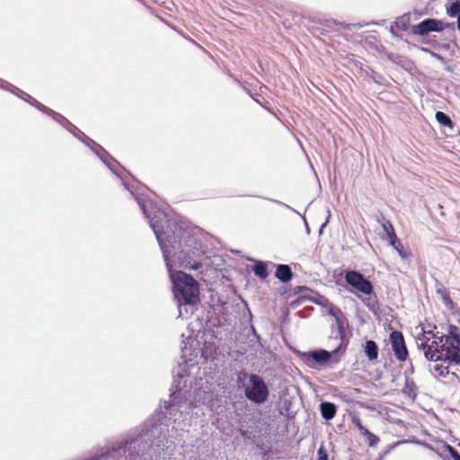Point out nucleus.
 <instances>
[{
	"label": "nucleus",
	"mask_w": 460,
	"mask_h": 460,
	"mask_svg": "<svg viewBox=\"0 0 460 460\" xmlns=\"http://www.w3.org/2000/svg\"><path fill=\"white\" fill-rule=\"evenodd\" d=\"M448 13L450 16L455 17L460 14V3L458 1L451 4L450 8L448 10Z\"/></svg>",
	"instance_id": "nucleus-18"
},
{
	"label": "nucleus",
	"mask_w": 460,
	"mask_h": 460,
	"mask_svg": "<svg viewBox=\"0 0 460 460\" xmlns=\"http://www.w3.org/2000/svg\"><path fill=\"white\" fill-rule=\"evenodd\" d=\"M320 410L322 417L326 420H332L337 412L335 404L329 402H322L320 404Z\"/></svg>",
	"instance_id": "nucleus-9"
},
{
	"label": "nucleus",
	"mask_w": 460,
	"mask_h": 460,
	"mask_svg": "<svg viewBox=\"0 0 460 460\" xmlns=\"http://www.w3.org/2000/svg\"><path fill=\"white\" fill-rule=\"evenodd\" d=\"M436 118L441 127H444V128L447 127L449 128L450 132L447 133V131H445V134L447 136H452L454 125H453V122H452L450 117H436Z\"/></svg>",
	"instance_id": "nucleus-15"
},
{
	"label": "nucleus",
	"mask_w": 460,
	"mask_h": 460,
	"mask_svg": "<svg viewBox=\"0 0 460 460\" xmlns=\"http://www.w3.org/2000/svg\"><path fill=\"white\" fill-rule=\"evenodd\" d=\"M387 238H388V241H389V244L392 245V243H394L395 241H397L399 238L397 237L396 234H395V231L394 232H392L390 233L389 234H387Z\"/></svg>",
	"instance_id": "nucleus-22"
},
{
	"label": "nucleus",
	"mask_w": 460,
	"mask_h": 460,
	"mask_svg": "<svg viewBox=\"0 0 460 460\" xmlns=\"http://www.w3.org/2000/svg\"><path fill=\"white\" fill-rule=\"evenodd\" d=\"M457 26H458V30L460 31V13H459V16L457 19Z\"/></svg>",
	"instance_id": "nucleus-26"
},
{
	"label": "nucleus",
	"mask_w": 460,
	"mask_h": 460,
	"mask_svg": "<svg viewBox=\"0 0 460 460\" xmlns=\"http://www.w3.org/2000/svg\"><path fill=\"white\" fill-rule=\"evenodd\" d=\"M433 337L435 341L430 344H420L426 358L436 362L445 359L448 363L460 365V329L450 324L447 334L440 337L434 334Z\"/></svg>",
	"instance_id": "nucleus-1"
},
{
	"label": "nucleus",
	"mask_w": 460,
	"mask_h": 460,
	"mask_svg": "<svg viewBox=\"0 0 460 460\" xmlns=\"http://www.w3.org/2000/svg\"><path fill=\"white\" fill-rule=\"evenodd\" d=\"M244 395L252 402L263 404L270 396V390L261 376L251 374L248 376V384L244 387Z\"/></svg>",
	"instance_id": "nucleus-4"
},
{
	"label": "nucleus",
	"mask_w": 460,
	"mask_h": 460,
	"mask_svg": "<svg viewBox=\"0 0 460 460\" xmlns=\"http://www.w3.org/2000/svg\"><path fill=\"white\" fill-rule=\"evenodd\" d=\"M307 358H313L317 363H325L331 358L332 354L324 349L314 350L306 355Z\"/></svg>",
	"instance_id": "nucleus-10"
},
{
	"label": "nucleus",
	"mask_w": 460,
	"mask_h": 460,
	"mask_svg": "<svg viewBox=\"0 0 460 460\" xmlns=\"http://www.w3.org/2000/svg\"><path fill=\"white\" fill-rule=\"evenodd\" d=\"M29 97V100L28 102L34 105L35 107H37V109L41 111L42 113H45V114H48V115H51V110L49 109L48 107H46L45 105L40 103L37 100H35L34 98H32L31 96H28Z\"/></svg>",
	"instance_id": "nucleus-16"
},
{
	"label": "nucleus",
	"mask_w": 460,
	"mask_h": 460,
	"mask_svg": "<svg viewBox=\"0 0 460 460\" xmlns=\"http://www.w3.org/2000/svg\"><path fill=\"white\" fill-rule=\"evenodd\" d=\"M151 226L165 258L170 253V249H181L182 244L191 245L192 243L196 242L188 231L179 226L175 220L168 218L165 215L159 220L153 219Z\"/></svg>",
	"instance_id": "nucleus-2"
},
{
	"label": "nucleus",
	"mask_w": 460,
	"mask_h": 460,
	"mask_svg": "<svg viewBox=\"0 0 460 460\" xmlns=\"http://www.w3.org/2000/svg\"><path fill=\"white\" fill-rule=\"evenodd\" d=\"M364 437H366L367 438L368 445L370 447L376 446L379 441L378 437H376V435L371 433L369 430L367 432V434L364 435Z\"/></svg>",
	"instance_id": "nucleus-19"
},
{
	"label": "nucleus",
	"mask_w": 460,
	"mask_h": 460,
	"mask_svg": "<svg viewBox=\"0 0 460 460\" xmlns=\"http://www.w3.org/2000/svg\"><path fill=\"white\" fill-rule=\"evenodd\" d=\"M443 30V23L434 19H426L415 25L412 29L414 34L424 36L431 31H440Z\"/></svg>",
	"instance_id": "nucleus-7"
},
{
	"label": "nucleus",
	"mask_w": 460,
	"mask_h": 460,
	"mask_svg": "<svg viewBox=\"0 0 460 460\" xmlns=\"http://www.w3.org/2000/svg\"><path fill=\"white\" fill-rule=\"evenodd\" d=\"M351 421L353 423V425L358 429V431L360 432V434L362 436H364L365 434H367V432L368 431V429L367 428H365L363 425H362V422H361V420L359 417L358 416H353L351 418Z\"/></svg>",
	"instance_id": "nucleus-17"
},
{
	"label": "nucleus",
	"mask_w": 460,
	"mask_h": 460,
	"mask_svg": "<svg viewBox=\"0 0 460 460\" xmlns=\"http://www.w3.org/2000/svg\"><path fill=\"white\" fill-rule=\"evenodd\" d=\"M389 341L395 358L401 362L406 361L409 352L402 333L399 331H393L389 335Z\"/></svg>",
	"instance_id": "nucleus-6"
},
{
	"label": "nucleus",
	"mask_w": 460,
	"mask_h": 460,
	"mask_svg": "<svg viewBox=\"0 0 460 460\" xmlns=\"http://www.w3.org/2000/svg\"><path fill=\"white\" fill-rule=\"evenodd\" d=\"M391 246H393V248L397 251L402 259H408L411 257V252L404 248L400 239L394 243H392Z\"/></svg>",
	"instance_id": "nucleus-14"
},
{
	"label": "nucleus",
	"mask_w": 460,
	"mask_h": 460,
	"mask_svg": "<svg viewBox=\"0 0 460 460\" xmlns=\"http://www.w3.org/2000/svg\"><path fill=\"white\" fill-rule=\"evenodd\" d=\"M252 271L261 279H265L269 276L268 265L264 261H257L252 267Z\"/></svg>",
	"instance_id": "nucleus-13"
},
{
	"label": "nucleus",
	"mask_w": 460,
	"mask_h": 460,
	"mask_svg": "<svg viewBox=\"0 0 460 460\" xmlns=\"http://www.w3.org/2000/svg\"><path fill=\"white\" fill-rule=\"evenodd\" d=\"M276 268L275 276L281 282L287 283L292 279L293 272L288 265L279 264Z\"/></svg>",
	"instance_id": "nucleus-8"
},
{
	"label": "nucleus",
	"mask_w": 460,
	"mask_h": 460,
	"mask_svg": "<svg viewBox=\"0 0 460 460\" xmlns=\"http://www.w3.org/2000/svg\"><path fill=\"white\" fill-rule=\"evenodd\" d=\"M451 451L454 460H460V455L454 449H451Z\"/></svg>",
	"instance_id": "nucleus-25"
},
{
	"label": "nucleus",
	"mask_w": 460,
	"mask_h": 460,
	"mask_svg": "<svg viewBox=\"0 0 460 460\" xmlns=\"http://www.w3.org/2000/svg\"><path fill=\"white\" fill-rule=\"evenodd\" d=\"M439 363H436L433 367L434 374L438 376L446 377L449 375V364L445 359L439 360Z\"/></svg>",
	"instance_id": "nucleus-12"
},
{
	"label": "nucleus",
	"mask_w": 460,
	"mask_h": 460,
	"mask_svg": "<svg viewBox=\"0 0 460 460\" xmlns=\"http://www.w3.org/2000/svg\"><path fill=\"white\" fill-rule=\"evenodd\" d=\"M438 293L441 294V296H442V299H443V302L446 305H452L453 304V301L450 297V295L449 293L446 290V289H443V290H438Z\"/></svg>",
	"instance_id": "nucleus-20"
},
{
	"label": "nucleus",
	"mask_w": 460,
	"mask_h": 460,
	"mask_svg": "<svg viewBox=\"0 0 460 460\" xmlns=\"http://www.w3.org/2000/svg\"><path fill=\"white\" fill-rule=\"evenodd\" d=\"M173 294L181 304L196 305L199 302L198 281L190 275L179 270L171 273Z\"/></svg>",
	"instance_id": "nucleus-3"
},
{
	"label": "nucleus",
	"mask_w": 460,
	"mask_h": 460,
	"mask_svg": "<svg viewBox=\"0 0 460 460\" xmlns=\"http://www.w3.org/2000/svg\"><path fill=\"white\" fill-rule=\"evenodd\" d=\"M184 267L186 269H190V270H199V268L202 267V263L201 262H194V263L190 264V266L185 265Z\"/></svg>",
	"instance_id": "nucleus-24"
},
{
	"label": "nucleus",
	"mask_w": 460,
	"mask_h": 460,
	"mask_svg": "<svg viewBox=\"0 0 460 460\" xmlns=\"http://www.w3.org/2000/svg\"><path fill=\"white\" fill-rule=\"evenodd\" d=\"M435 115L440 116V115H446V114L442 111H437Z\"/></svg>",
	"instance_id": "nucleus-27"
},
{
	"label": "nucleus",
	"mask_w": 460,
	"mask_h": 460,
	"mask_svg": "<svg viewBox=\"0 0 460 460\" xmlns=\"http://www.w3.org/2000/svg\"><path fill=\"white\" fill-rule=\"evenodd\" d=\"M52 115L57 116V115H59V114H58V113H56V112H53V114H52Z\"/></svg>",
	"instance_id": "nucleus-28"
},
{
	"label": "nucleus",
	"mask_w": 460,
	"mask_h": 460,
	"mask_svg": "<svg viewBox=\"0 0 460 460\" xmlns=\"http://www.w3.org/2000/svg\"><path fill=\"white\" fill-rule=\"evenodd\" d=\"M382 227H383L384 231L386 233V234H389L390 233L394 232L393 224L388 220H386L385 223H383Z\"/></svg>",
	"instance_id": "nucleus-21"
},
{
	"label": "nucleus",
	"mask_w": 460,
	"mask_h": 460,
	"mask_svg": "<svg viewBox=\"0 0 460 460\" xmlns=\"http://www.w3.org/2000/svg\"><path fill=\"white\" fill-rule=\"evenodd\" d=\"M364 352L370 361H374L378 358V347L374 341H367Z\"/></svg>",
	"instance_id": "nucleus-11"
},
{
	"label": "nucleus",
	"mask_w": 460,
	"mask_h": 460,
	"mask_svg": "<svg viewBox=\"0 0 460 460\" xmlns=\"http://www.w3.org/2000/svg\"><path fill=\"white\" fill-rule=\"evenodd\" d=\"M346 282L354 289L365 295L373 293V286L360 272L356 270H348L345 273Z\"/></svg>",
	"instance_id": "nucleus-5"
},
{
	"label": "nucleus",
	"mask_w": 460,
	"mask_h": 460,
	"mask_svg": "<svg viewBox=\"0 0 460 460\" xmlns=\"http://www.w3.org/2000/svg\"><path fill=\"white\" fill-rule=\"evenodd\" d=\"M318 455H319V458H318V460H328V456H327V454L325 453V451L323 449V447H321V448L318 450Z\"/></svg>",
	"instance_id": "nucleus-23"
}]
</instances>
